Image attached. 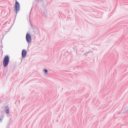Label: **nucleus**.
<instances>
[{
    "label": "nucleus",
    "mask_w": 128,
    "mask_h": 128,
    "mask_svg": "<svg viewBox=\"0 0 128 128\" xmlns=\"http://www.w3.org/2000/svg\"><path fill=\"white\" fill-rule=\"evenodd\" d=\"M9 62L10 56H5L3 60V66L6 68V66H8Z\"/></svg>",
    "instance_id": "f257e3e1"
},
{
    "label": "nucleus",
    "mask_w": 128,
    "mask_h": 128,
    "mask_svg": "<svg viewBox=\"0 0 128 128\" xmlns=\"http://www.w3.org/2000/svg\"><path fill=\"white\" fill-rule=\"evenodd\" d=\"M20 6L18 2L16 1L15 3V6L14 7V10H16V14H18V12H20Z\"/></svg>",
    "instance_id": "f03ea898"
},
{
    "label": "nucleus",
    "mask_w": 128,
    "mask_h": 128,
    "mask_svg": "<svg viewBox=\"0 0 128 128\" xmlns=\"http://www.w3.org/2000/svg\"><path fill=\"white\" fill-rule=\"evenodd\" d=\"M26 40L28 44H30L32 42V36L30 33H26Z\"/></svg>",
    "instance_id": "7ed1b4c3"
},
{
    "label": "nucleus",
    "mask_w": 128,
    "mask_h": 128,
    "mask_svg": "<svg viewBox=\"0 0 128 128\" xmlns=\"http://www.w3.org/2000/svg\"><path fill=\"white\" fill-rule=\"evenodd\" d=\"M22 58H24L26 56V50H22Z\"/></svg>",
    "instance_id": "20e7f679"
},
{
    "label": "nucleus",
    "mask_w": 128,
    "mask_h": 128,
    "mask_svg": "<svg viewBox=\"0 0 128 128\" xmlns=\"http://www.w3.org/2000/svg\"><path fill=\"white\" fill-rule=\"evenodd\" d=\"M4 110L7 114H10V108L8 107V106H6L4 108Z\"/></svg>",
    "instance_id": "39448f33"
},
{
    "label": "nucleus",
    "mask_w": 128,
    "mask_h": 128,
    "mask_svg": "<svg viewBox=\"0 0 128 128\" xmlns=\"http://www.w3.org/2000/svg\"><path fill=\"white\" fill-rule=\"evenodd\" d=\"M90 52H85L84 54V56H88V54H90Z\"/></svg>",
    "instance_id": "423d86ee"
},
{
    "label": "nucleus",
    "mask_w": 128,
    "mask_h": 128,
    "mask_svg": "<svg viewBox=\"0 0 128 128\" xmlns=\"http://www.w3.org/2000/svg\"><path fill=\"white\" fill-rule=\"evenodd\" d=\"M43 14H44L45 16H46V14H48V12L44 11Z\"/></svg>",
    "instance_id": "0eeeda50"
},
{
    "label": "nucleus",
    "mask_w": 128,
    "mask_h": 128,
    "mask_svg": "<svg viewBox=\"0 0 128 128\" xmlns=\"http://www.w3.org/2000/svg\"><path fill=\"white\" fill-rule=\"evenodd\" d=\"M44 72H46V74H48V70H46V69H44Z\"/></svg>",
    "instance_id": "6e6552de"
},
{
    "label": "nucleus",
    "mask_w": 128,
    "mask_h": 128,
    "mask_svg": "<svg viewBox=\"0 0 128 128\" xmlns=\"http://www.w3.org/2000/svg\"><path fill=\"white\" fill-rule=\"evenodd\" d=\"M36 2H44V0H35Z\"/></svg>",
    "instance_id": "1a4fd4ad"
},
{
    "label": "nucleus",
    "mask_w": 128,
    "mask_h": 128,
    "mask_svg": "<svg viewBox=\"0 0 128 128\" xmlns=\"http://www.w3.org/2000/svg\"><path fill=\"white\" fill-rule=\"evenodd\" d=\"M4 118V115L1 116L0 118Z\"/></svg>",
    "instance_id": "9d476101"
},
{
    "label": "nucleus",
    "mask_w": 128,
    "mask_h": 128,
    "mask_svg": "<svg viewBox=\"0 0 128 128\" xmlns=\"http://www.w3.org/2000/svg\"><path fill=\"white\" fill-rule=\"evenodd\" d=\"M2 118H0V122H2Z\"/></svg>",
    "instance_id": "9b49d317"
},
{
    "label": "nucleus",
    "mask_w": 128,
    "mask_h": 128,
    "mask_svg": "<svg viewBox=\"0 0 128 128\" xmlns=\"http://www.w3.org/2000/svg\"><path fill=\"white\" fill-rule=\"evenodd\" d=\"M30 26L32 28H33L34 26L32 25V24H30Z\"/></svg>",
    "instance_id": "f8f14e48"
}]
</instances>
